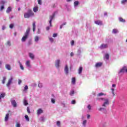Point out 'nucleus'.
Here are the masks:
<instances>
[{
    "mask_svg": "<svg viewBox=\"0 0 127 127\" xmlns=\"http://www.w3.org/2000/svg\"><path fill=\"white\" fill-rule=\"evenodd\" d=\"M126 2H127V0H122L121 1V3H122V4H125Z\"/></svg>",
    "mask_w": 127,
    "mask_h": 127,
    "instance_id": "33",
    "label": "nucleus"
},
{
    "mask_svg": "<svg viewBox=\"0 0 127 127\" xmlns=\"http://www.w3.org/2000/svg\"><path fill=\"white\" fill-rule=\"evenodd\" d=\"M101 96H106V94L101 92V93H99L97 94V96L98 97H101Z\"/></svg>",
    "mask_w": 127,
    "mask_h": 127,
    "instance_id": "21",
    "label": "nucleus"
},
{
    "mask_svg": "<svg viewBox=\"0 0 127 127\" xmlns=\"http://www.w3.org/2000/svg\"><path fill=\"white\" fill-rule=\"evenodd\" d=\"M33 11L34 12H37V11H38V7L37 6H35L33 8Z\"/></svg>",
    "mask_w": 127,
    "mask_h": 127,
    "instance_id": "18",
    "label": "nucleus"
},
{
    "mask_svg": "<svg viewBox=\"0 0 127 127\" xmlns=\"http://www.w3.org/2000/svg\"><path fill=\"white\" fill-rule=\"evenodd\" d=\"M34 40L36 42H38V41L39 40V37H38V36H35L34 38Z\"/></svg>",
    "mask_w": 127,
    "mask_h": 127,
    "instance_id": "24",
    "label": "nucleus"
},
{
    "mask_svg": "<svg viewBox=\"0 0 127 127\" xmlns=\"http://www.w3.org/2000/svg\"><path fill=\"white\" fill-rule=\"evenodd\" d=\"M42 113H43V110H42V109H39L37 111V115H40V114H42Z\"/></svg>",
    "mask_w": 127,
    "mask_h": 127,
    "instance_id": "12",
    "label": "nucleus"
},
{
    "mask_svg": "<svg viewBox=\"0 0 127 127\" xmlns=\"http://www.w3.org/2000/svg\"><path fill=\"white\" fill-rule=\"evenodd\" d=\"M13 26H14V25H13V24H10L9 25V27H10V28H11V29L13 28Z\"/></svg>",
    "mask_w": 127,
    "mask_h": 127,
    "instance_id": "39",
    "label": "nucleus"
},
{
    "mask_svg": "<svg viewBox=\"0 0 127 127\" xmlns=\"http://www.w3.org/2000/svg\"><path fill=\"white\" fill-rule=\"evenodd\" d=\"M16 127H20V124H19L18 123L16 124Z\"/></svg>",
    "mask_w": 127,
    "mask_h": 127,
    "instance_id": "53",
    "label": "nucleus"
},
{
    "mask_svg": "<svg viewBox=\"0 0 127 127\" xmlns=\"http://www.w3.org/2000/svg\"><path fill=\"white\" fill-rule=\"evenodd\" d=\"M54 17H55V13H54L52 15L50 16V19L51 20H52V19H53V18H54Z\"/></svg>",
    "mask_w": 127,
    "mask_h": 127,
    "instance_id": "23",
    "label": "nucleus"
},
{
    "mask_svg": "<svg viewBox=\"0 0 127 127\" xmlns=\"http://www.w3.org/2000/svg\"><path fill=\"white\" fill-rule=\"evenodd\" d=\"M57 125L58 126H60V125H61V123H60V121H57Z\"/></svg>",
    "mask_w": 127,
    "mask_h": 127,
    "instance_id": "44",
    "label": "nucleus"
},
{
    "mask_svg": "<svg viewBox=\"0 0 127 127\" xmlns=\"http://www.w3.org/2000/svg\"><path fill=\"white\" fill-rule=\"evenodd\" d=\"M39 4H42V2H41V0H37Z\"/></svg>",
    "mask_w": 127,
    "mask_h": 127,
    "instance_id": "46",
    "label": "nucleus"
},
{
    "mask_svg": "<svg viewBox=\"0 0 127 127\" xmlns=\"http://www.w3.org/2000/svg\"><path fill=\"white\" fill-rule=\"evenodd\" d=\"M35 28H36L35 22H34L33 23V32L35 31Z\"/></svg>",
    "mask_w": 127,
    "mask_h": 127,
    "instance_id": "27",
    "label": "nucleus"
},
{
    "mask_svg": "<svg viewBox=\"0 0 127 127\" xmlns=\"http://www.w3.org/2000/svg\"><path fill=\"white\" fill-rule=\"evenodd\" d=\"M103 110H105V108H100L98 109L99 111H103Z\"/></svg>",
    "mask_w": 127,
    "mask_h": 127,
    "instance_id": "50",
    "label": "nucleus"
},
{
    "mask_svg": "<svg viewBox=\"0 0 127 127\" xmlns=\"http://www.w3.org/2000/svg\"><path fill=\"white\" fill-rule=\"evenodd\" d=\"M51 102L53 104H55V99L52 98L51 99Z\"/></svg>",
    "mask_w": 127,
    "mask_h": 127,
    "instance_id": "35",
    "label": "nucleus"
},
{
    "mask_svg": "<svg viewBox=\"0 0 127 127\" xmlns=\"http://www.w3.org/2000/svg\"><path fill=\"white\" fill-rule=\"evenodd\" d=\"M26 90H28V86L27 85H25L24 88V91H26Z\"/></svg>",
    "mask_w": 127,
    "mask_h": 127,
    "instance_id": "36",
    "label": "nucleus"
},
{
    "mask_svg": "<svg viewBox=\"0 0 127 127\" xmlns=\"http://www.w3.org/2000/svg\"><path fill=\"white\" fill-rule=\"evenodd\" d=\"M105 58L107 60H109V58H110V56L109 55V54H107L105 55Z\"/></svg>",
    "mask_w": 127,
    "mask_h": 127,
    "instance_id": "31",
    "label": "nucleus"
},
{
    "mask_svg": "<svg viewBox=\"0 0 127 127\" xmlns=\"http://www.w3.org/2000/svg\"><path fill=\"white\" fill-rule=\"evenodd\" d=\"M33 15H34V13H33L32 10L30 9L28 10V12H26L24 14L25 18H29L30 16H33Z\"/></svg>",
    "mask_w": 127,
    "mask_h": 127,
    "instance_id": "3",
    "label": "nucleus"
},
{
    "mask_svg": "<svg viewBox=\"0 0 127 127\" xmlns=\"http://www.w3.org/2000/svg\"><path fill=\"white\" fill-rule=\"evenodd\" d=\"M87 108H88V110H89V111H91V107L90 105H88L87 106Z\"/></svg>",
    "mask_w": 127,
    "mask_h": 127,
    "instance_id": "47",
    "label": "nucleus"
},
{
    "mask_svg": "<svg viewBox=\"0 0 127 127\" xmlns=\"http://www.w3.org/2000/svg\"><path fill=\"white\" fill-rule=\"evenodd\" d=\"M113 96H115V91H112Z\"/></svg>",
    "mask_w": 127,
    "mask_h": 127,
    "instance_id": "60",
    "label": "nucleus"
},
{
    "mask_svg": "<svg viewBox=\"0 0 127 127\" xmlns=\"http://www.w3.org/2000/svg\"><path fill=\"white\" fill-rule=\"evenodd\" d=\"M2 30H4V29H5V27L4 26H2Z\"/></svg>",
    "mask_w": 127,
    "mask_h": 127,
    "instance_id": "56",
    "label": "nucleus"
},
{
    "mask_svg": "<svg viewBox=\"0 0 127 127\" xmlns=\"http://www.w3.org/2000/svg\"><path fill=\"white\" fill-rule=\"evenodd\" d=\"M71 104H72V105H75V104H76V101L72 100L71 101Z\"/></svg>",
    "mask_w": 127,
    "mask_h": 127,
    "instance_id": "42",
    "label": "nucleus"
},
{
    "mask_svg": "<svg viewBox=\"0 0 127 127\" xmlns=\"http://www.w3.org/2000/svg\"><path fill=\"white\" fill-rule=\"evenodd\" d=\"M94 22L95 24H97V25H102V24H103V22L101 20L95 21Z\"/></svg>",
    "mask_w": 127,
    "mask_h": 127,
    "instance_id": "9",
    "label": "nucleus"
},
{
    "mask_svg": "<svg viewBox=\"0 0 127 127\" xmlns=\"http://www.w3.org/2000/svg\"><path fill=\"white\" fill-rule=\"evenodd\" d=\"M64 71L65 74H66V75H68V73H69V72H68V68L67 65H65Z\"/></svg>",
    "mask_w": 127,
    "mask_h": 127,
    "instance_id": "6",
    "label": "nucleus"
},
{
    "mask_svg": "<svg viewBox=\"0 0 127 127\" xmlns=\"http://www.w3.org/2000/svg\"><path fill=\"white\" fill-rule=\"evenodd\" d=\"M119 21H120V22H126V20H125L122 17H120L119 18Z\"/></svg>",
    "mask_w": 127,
    "mask_h": 127,
    "instance_id": "22",
    "label": "nucleus"
},
{
    "mask_svg": "<svg viewBox=\"0 0 127 127\" xmlns=\"http://www.w3.org/2000/svg\"><path fill=\"white\" fill-rule=\"evenodd\" d=\"M53 37H57V34L56 33L53 34Z\"/></svg>",
    "mask_w": 127,
    "mask_h": 127,
    "instance_id": "51",
    "label": "nucleus"
},
{
    "mask_svg": "<svg viewBox=\"0 0 127 127\" xmlns=\"http://www.w3.org/2000/svg\"><path fill=\"white\" fill-rule=\"evenodd\" d=\"M6 2H5L3 0H1L0 2V4H4Z\"/></svg>",
    "mask_w": 127,
    "mask_h": 127,
    "instance_id": "43",
    "label": "nucleus"
},
{
    "mask_svg": "<svg viewBox=\"0 0 127 127\" xmlns=\"http://www.w3.org/2000/svg\"><path fill=\"white\" fill-rule=\"evenodd\" d=\"M26 65L27 67H30V62L29 61H27L26 63Z\"/></svg>",
    "mask_w": 127,
    "mask_h": 127,
    "instance_id": "25",
    "label": "nucleus"
},
{
    "mask_svg": "<svg viewBox=\"0 0 127 127\" xmlns=\"http://www.w3.org/2000/svg\"><path fill=\"white\" fill-rule=\"evenodd\" d=\"M29 32H30V28H28L24 34V35L21 39V41L22 42H25L27 38H28V36L29 35Z\"/></svg>",
    "mask_w": 127,
    "mask_h": 127,
    "instance_id": "2",
    "label": "nucleus"
},
{
    "mask_svg": "<svg viewBox=\"0 0 127 127\" xmlns=\"http://www.w3.org/2000/svg\"><path fill=\"white\" fill-rule=\"evenodd\" d=\"M11 103L13 107H14V108H16L17 104H16V102L15 101V100H11Z\"/></svg>",
    "mask_w": 127,
    "mask_h": 127,
    "instance_id": "8",
    "label": "nucleus"
},
{
    "mask_svg": "<svg viewBox=\"0 0 127 127\" xmlns=\"http://www.w3.org/2000/svg\"><path fill=\"white\" fill-rule=\"evenodd\" d=\"M27 113H28V114H30V109H29V107L27 108Z\"/></svg>",
    "mask_w": 127,
    "mask_h": 127,
    "instance_id": "41",
    "label": "nucleus"
},
{
    "mask_svg": "<svg viewBox=\"0 0 127 127\" xmlns=\"http://www.w3.org/2000/svg\"><path fill=\"white\" fill-rule=\"evenodd\" d=\"M112 92H115V89L112 88L111 89Z\"/></svg>",
    "mask_w": 127,
    "mask_h": 127,
    "instance_id": "59",
    "label": "nucleus"
},
{
    "mask_svg": "<svg viewBox=\"0 0 127 127\" xmlns=\"http://www.w3.org/2000/svg\"><path fill=\"white\" fill-rule=\"evenodd\" d=\"M74 43H75V42L74 41V40L71 41V46H73V45H74Z\"/></svg>",
    "mask_w": 127,
    "mask_h": 127,
    "instance_id": "49",
    "label": "nucleus"
},
{
    "mask_svg": "<svg viewBox=\"0 0 127 127\" xmlns=\"http://www.w3.org/2000/svg\"><path fill=\"white\" fill-rule=\"evenodd\" d=\"M24 105L25 106H27V105H28V102H27V101L25 99L24 100Z\"/></svg>",
    "mask_w": 127,
    "mask_h": 127,
    "instance_id": "32",
    "label": "nucleus"
},
{
    "mask_svg": "<svg viewBox=\"0 0 127 127\" xmlns=\"http://www.w3.org/2000/svg\"><path fill=\"white\" fill-rule=\"evenodd\" d=\"M6 80V77L3 76L2 77V84H4L5 83V80Z\"/></svg>",
    "mask_w": 127,
    "mask_h": 127,
    "instance_id": "20",
    "label": "nucleus"
},
{
    "mask_svg": "<svg viewBox=\"0 0 127 127\" xmlns=\"http://www.w3.org/2000/svg\"><path fill=\"white\" fill-rule=\"evenodd\" d=\"M104 101V103L102 105V107L104 108H107V106L110 105V100L108 98H97V101Z\"/></svg>",
    "mask_w": 127,
    "mask_h": 127,
    "instance_id": "1",
    "label": "nucleus"
},
{
    "mask_svg": "<svg viewBox=\"0 0 127 127\" xmlns=\"http://www.w3.org/2000/svg\"><path fill=\"white\" fill-rule=\"evenodd\" d=\"M63 26L62 25H61L60 26V29H62Z\"/></svg>",
    "mask_w": 127,
    "mask_h": 127,
    "instance_id": "61",
    "label": "nucleus"
},
{
    "mask_svg": "<svg viewBox=\"0 0 127 127\" xmlns=\"http://www.w3.org/2000/svg\"><path fill=\"white\" fill-rule=\"evenodd\" d=\"M8 118H9V114L8 113L5 115L4 119L5 122H7V121H8Z\"/></svg>",
    "mask_w": 127,
    "mask_h": 127,
    "instance_id": "14",
    "label": "nucleus"
},
{
    "mask_svg": "<svg viewBox=\"0 0 127 127\" xmlns=\"http://www.w3.org/2000/svg\"><path fill=\"white\" fill-rule=\"evenodd\" d=\"M112 33H118V30L117 29H113Z\"/></svg>",
    "mask_w": 127,
    "mask_h": 127,
    "instance_id": "29",
    "label": "nucleus"
},
{
    "mask_svg": "<svg viewBox=\"0 0 127 127\" xmlns=\"http://www.w3.org/2000/svg\"><path fill=\"white\" fill-rule=\"evenodd\" d=\"M74 56V53H70V56L72 57V56Z\"/></svg>",
    "mask_w": 127,
    "mask_h": 127,
    "instance_id": "58",
    "label": "nucleus"
},
{
    "mask_svg": "<svg viewBox=\"0 0 127 127\" xmlns=\"http://www.w3.org/2000/svg\"><path fill=\"white\" fill-rule=\"evenodd\" d=\"M5 96V94L4 93H1L0 95V100L1 99V98H4V96Z\"/></svg>",
    "mask_w": 127,
    "mask_h": 127,
    "instance_id": "28",
    "label": "nucleus"
},
{
    "mask_svg": "<svg viewBox=\"0 0 127 127\" xmlns=\"http://www.w3.org/2000/svg\"><path fill=\"white\" fill-rule=\"evenodd\" d=\"M3 8H4V6L3 5H2V6H1L0 10H2V9H3Z\"/></svg>",
    "mask_w": 127,
    "mask_h": 127,
    "instance_id": "52",
    "label": "nucleus"
},
{
    "mask_svg": "<svg viewBox=\"0 0 127 127\" xmlns=\"http://www.w3.org/2000/svg\"><path fill=\"white\" fill-rule=\"evenodd\" d=\"M12 10V8H11V7L9 6L8 7L7 9H6V13H9V12H10V11H11Z\"/></svg>",
    "mask_w": 127,
    "mask_h": 127,
    "instance_id": "16",
    "label": "nucleus"
},
{
    "mask_svg": "<svg viewBox=\"0 0 127 127\" xmlns=\"http://www.w3.org/2000/svg\"><path fill=\"white\" fill-rule=\"evenodd\" d=\"M112 87H116V84H113Z\"/></svg>",
    "mask_w": 127,
    "mask_h": 127,
    "instance_id": "63",
    "label": "nucleus"
},
{
    "mask_svg": "<svg viewBox=\"0 0 127 127\" xmlns=\"http://www.w3.org/2000/svg\"><path fill=\"white\" fill-rule=\"evenodd\" d=\"M25 118L27 122H29V118L27 115H25Z\"/></svg>",
    "mask_w": 127,
    "mask_h": 127,
    "instance_id": "30",
    "label": "nucleus"
},
{
    "mask_svg": "<svg viewBox=\"0 0 127 127\" xmlns=\"http://www.w3.org/2000/svg\"><path fill=\"white\" fill-rule=\"evenodd\" d=\"M49 40L51 42H53L54 41V39L53 38H49Z\"/></svg>",
    "mask_w": 127,
    "mask_h": 127,
    "instance_id": "40",
    "label": "nucleus"
},
{
    "mask_svg": "<svg viewBox=\"0 0 127 127\" xmlns=\"http://www.w3.org/2000/svg\"><path fill=\"white\" fill-rule=\"evenodd\" d=\"M19 64L20 65V67L21 69V70H24V67H23V65H22V64H21V63H20V62H19Z\"/></svg>",
    "mask_w": 127,
    "mask_h": 127,
    "instance_id": "26",
    "label": "nucleus"
},
{
    "mask_svg": "<svg viewBox=\"0 0 127 127\" xmlns=\"http://www.w3.org/2000/svg\"><path fill=\"white\" fill-rule=\"evenodd\" d=\"M74 6H76L79 4V1H76L74 2Z\"/></svg>",
    "mask_w": 127,
    "mask_h": 127,
    "instance_id": "34",
    "label": "nucleus"
},
{
    "mask_svg": "<svg viewBox=\"0 0 127 127\" xmlns=\"http://www.w3.org/2000/svg\"><path fill=\"white\" fill-rule=\"evenodd\" d=\"M82 124H83V126H86V124H87V120L83 121Z\"/></svg>",
    "mask_w": 127,
    "mask_h": 127,
    "instance_id": "37",
    "label": "nucleus"
},
{
    "mask_svg": "<svg viewBox=\"0 0 127 127\" xmlns=\"http://www.w3.org/2000/svg\"><path fill=\"white\" fill-rule=\"evenodd\" d=\"M63 26L64 25H66V23H64L62 25Z\"/></svg>",
    "mask_w": 127,
    "mask_h": 127,
    "instance_id": "62",
    "label": "nucleus"
},
{
    "mask_svg": "<svg viewBox=\"0 0 127 127\" xmlns=\"http://www.w3.org/2000/svg\"><path fill=\"white\" fill-rule=\"evenodd\" d=\"M74 90L71 91L70 92V96H73V95H74Z\"/></svg>",
    "mask_w": 127,
    "mask_h": 127,
    "instance_id": "38",
    "label": "nucleus"
},
{
    "mask_svg": "<svg viewBox=\"0 0 127 127\" xmlns=\"http://www.w3.org/2000/svg\"><path fill=\"white\" fill-rule=\"evenodd\" d=\"M90 118H91V115H90V114H88L87 115V119L89 120V119H90Z\"/></svg>",
    "mask_w": 127,
    "mask_h": 127,
    "instance_id": "54",
    "label": "nucleus"
},
{
    "mask_svg": "<svg viewBox=\"0 0 127 127\" xmlns=\"http://www.w3.org/2000/svg\"><path fill=\"white\" fill-rule=\"evenodd\" d=\"M100 48H101V49H104L105 48H108V45L102 44L101 45V46H100Z\"/></svg>",
    "mask_w": 127,
    "mask_h": 127,
    "instance_id": "11",
    "label": "nucleus"
},
{
    "mask_svg": "<svg viewBox=\"0 0 127 127\" xmlns=\"http://www.w3.org/2000/svg\"><path fill=\"white\" fill-rule=\"evenodd\" d=\"M52 20H50L49 23H50V26L51 27H52Z\"/></svg>",
    "mask_w": 127,
    "mask_h": 127,
    "instance_id": "48",
    "label": "nucleus"
},
{
    "mask_svg": "<svg viewBox=\"0 0 127 127\" xmlns=\"http://www.w3.org/2000/svg\"><path fill=\"white\" fill-rule=\"evenodd\" d=\"M102 65H103V63H97L95 65V67L96 68H99V67H101Z\"/></svg>",
    "mask_w": 127,
    "mask_h": 127,
    "instance_id": "10",
    "label": "nucleus"
},
{
    "mask_svg": "<svg viewBox=\"0 0 127 127\" xmlns=\"http://www.w3.org/2000/svg\"><path fill=\"white\" fill-rule=\"evenodd\" d=\"M5 68L6 69H7V70H11V67L9 64H5Z\"/></svg>",
    "mask_w": 127,
    "mask_h": 127,
    "instance_id": "13",
    "label": "nucleus"
},
{
    "mask_svg": "<svg viewBox=\"0 0 127 127\" xmlns=\"http://www.w3.org/2000/svg\"><path fill=\"white\" fill-rule=\"evenodd\" d=\"M60 64V60H57L55 64V66L56 67V68H59Z\"/></svg>",
    "mask_w": 127,
    "mask_h": 127,
    "instance_id": "7",
    "label": "nucleus"
},
{
    "mask_svg": "<svg viewBox=\"0 0 127 127\" xmlns=\"http://www.w3.org/2000/svg\"><path fill=\"white\" fill-rule=\"evenodd\" d=\"M127 73V66H124L119 71V74L121 73Z\"/></svg>",
    "mask_w": 127,
    "mask_h": 127,
    "instance_id": "4",
    "label": "nucleus"
},
{
    "mask_svg": "<svg viewBox=\"0 0 127 127\" xmlns=\"http://www.w3.org/2000/svg\"><path fill=\"white\" fill-rule=\"evenodd\" d=\"M71 0H66V1H67V2H69V1H71Z\"/></svg>",
    "mask_w": 127,
    "mask_h": 127,
    "instance_id": "64",
    "label": "nucleus"
},
{
    "mask_svg": "<svg viewBox=\"0 0 127 127\" xmlns=\"http://www.w3.org/2000/svg\"><path fill=\"white\" fill-rule=\"evenodd\" d=\"M71 83L75 85L76 83V78L75 77H72L71 78Z\"/></svg>",
    "mask_w": 127,
    "mask_h": 127,
    "instance_id": "17",
    "label": "nucleus"
},
{
    "mask_svg": "<svg viewBox=\"0 0 127 127\" xmlns=\"http://www.w3.org/2000/svg\"><path fill=\"white\" fill-rule=\"evenodd\" d=\"M82 71H83V67L82 66L79 67L78 69V74H81Z\"/></svg>",
    "mask_w": 127,
    "mask_h": 127,
    "instance_id": "15",
    "label": "nucleus"
},
{
    "mask_svg": "<svg viewBox=\"0 0 127 127\" xmlns=\"http://www.w3.org/2000/svg\"><path fill=\"white\" fill-rule=\"evenodd\" d=\"M7 45H8V46H10V45H11L10 41H8L7 42Z\"/></svg>",
    "mask_w": 127,
    "mask_h": 127,
    "instance_id": "45",
    "label": "nucleus"
},
{
    "mask_svg": "<svg viewBox=\"0 0 127 127\" xmlns=\"http://www.w3.org/2000/svg\"><path fill=\"white\" fill-rule=\"evenodd\" d=\"M12 80H13V78H12V77H11L10 78L8 79V82L6 84L7 87H9V86L10 85V84L12 83Z\"/></svg>",
    "mask_w": 127,
    "mask_h": 127,
    "instance_id": "5",
    "label": "nucleus"
},
{
    "mask_svg": "<svg viewBox=\"0 0 127 127\" xmlns=\"http://www.w3.org/2000/svg\"><path fill=\"white\" fill-rule=\"evenodd\" d=\"M29 56L30 58H31V59H34V55H33L32 53H30L29 54Z\"/></svg>",
    "mask_w": 127,
    "mask_h": 127,
    "instance_id": "19",
    "label": "nucleus"
},
{
    "mask_svg": "<svg viewBox=\"0 0 127 127\" xmlns=\"http://www.w3.org/2000/svg\"><path fill=\"white\" fill-rule=\"evenodd\" d=\"M21 82H22V81H21V80H18V84H19V85H20V84H21Z\"/></svg>",
    "mask_w": 127,
    "mask_h": 127,
    "instance_id": "55",
    "label": "nucleus"
},
{
    "mask_svg": "<svg viewBox=\"0 0 127 127\" xmlns=\"http://www.w3.org/2000/svg\"><path fill=\"white\" fill-rule=\"evenodd\" d=\"M49 29H50V27H49V26H48L46 27V30H49Z\"/></svg>",
    "mask_w": 127,
    "mask_h": 127,
    "instance_id": "57",
    "label": "nucleus"
}]
</instances>
